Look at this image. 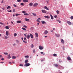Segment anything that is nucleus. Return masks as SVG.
Listing matches in <instances>:
<instances>
[{
    "label": "nucleus",
    "instance_id": "obj_44",
    "mask_svg": "<svg viewBox=\"0 0 73 73\" xmlns=\"http://www.w3.org/2000/svg\"><path fill=\"white\" fill-rule=\"evenodd\" d=\"M19 66H23V64H20Z\"/></svg>",
    "mask_w": 73,
    "mask_h": 73
},
{
    "label": "nucleus",
    "instance_id": "obj_55",
    "mask_svg": "<svg viewBox=\"0 0 73 73\" xmlns=\"http://www.w3.org/2000/svg\"><path fill=\"white\" fill-rule=\"evenodd\" d=\"M13 12H15V9H13Z\"/></svg>",
    "mask_w": 73,
    "mask_h": 73
},
{
    "label": "nucleus",
    "instance_id": "obj_29",
    "mask_svg": "<svg viewBox=\"0 0 73 73\" xmlns=\"http://www.w3.org/2000/svg\"><path fill=\"white\" fill-rule=\"evenodd\" d=\"M34 29V28L33 27H32L31 28V31H33V30Z\"/></svg>",
    "mask_w": 73,
    "mask_h": 73
},
{
    "label": "nucleus",
    "instance_id": "obj_31",
    "mask_svg": "<svg viewBox=\"0 0 73 73\" xmlns=\"http://www.w3.org/2000/svg\"><path fill=\"white\" fill-rule=\"evenodd\" d=\"M11 58V56L10 55H8V59H10Z\"/></svg>",
    "mask_w": 73,
    "mask_h": 73
},
{
    "label": "nucleus",
    "instance_id": "obj_41",
    "mask_svg": "<svg viewBox=\"0 0 73 73\" xmlns=\"http://www.w3.org/2000/svg\"><path fill=\"white\" fill-rule=\"evenodd\" d=\"M17 2H21V0H17Z\"/></svg>",
    "mask_w": 73,
    "mask_h": 73
},
{
    "label": "nucleus",
    "instance_id": "obj_54",
    "mask_svg": "<svg viewBox=\"0 0 73 73\" xmlns=\"http://www.w3.org/2000/svg\"><path fill=\"white\" fill-rule=\"evenodd\" d=\"M23 39H24V40H26V38L25 37H24Z\"/></svg>",
    "mask_w": 73,
    "mask_h": 73
},
{
    "label": "nucleus",
    "instance_id": "obj_27",
    "mask_svg": "<svg viewBox=\"0 0 73 73\" xmlns=\"http://www.w3.org/2000/svg\"><path fill=\"white\" fill-rule=\"evenodd\" d=\"M3 54L5 55H8V53L7 52H4Z\"/></svg>",
    "mask_w": 73,
    "mask_h": 73
},
{
    "label": "nucleus",
    "instance_id": "obj_53",
    "mask_svg": "<svg viewBox=\"0 0 73 73\" xmlns=\"http://www.w3.org/2000/svg\"><path fill=\"white\" fill-rule=\"evenodd\" d=\"M23 42H24V43H27V42H26L25 40H23Z\"/></svg>",
    "mask_w": 73,
    "mask_h": 73
},
{
    "label": "nucleus",
    "instance_id": "obj_39",
    "mask_svg": "<svg viewBox=\"0 0 73 73\" xmlns=\"http://www.w3.org/2000/svg\"><path fill=\"white\" fill-rule=\"evenodd\" d=\"M5 39H7L8 38V37L7 36H5Z\"/></svg>",
    "mask_w": 73,
    "mask_h": 73
},
{
    "label": "nucleus",
    "instance_id": "obj_28",
    "mask_svg": "<svg viewBox=\"0 0 73 73\" xmlns=\"http://www.w3.org/2000/svg\"><path fill=\"white\" fill-rule=\"evenodd\" d=\"M5 28L7 29H9V27H8V26H6L5 27Z\"/></svg>",
    "mask_w": 73,
    "mask_h": 73
},
{
    "label": "nucleus",
    "instance_id": "obj_38",
    "mask_svg": "<svg viewBox=\"0 0 73 73\" xmlns=\"http://www.w3.org/2000/svg\"><path fill=\"white\" fill-rule=\"evenodd\" d=\"M53 56L54 57H56L57 56V54H53Z\"/></svg>",
    "mask_w": 73,
    "mask_h": 73
},
{
    "label": "nucleus",
    "instance_id": "obj_7",
    "mask_svg": "<svg viewBox=\"0 0 73 73\" xmlns=\"http://www.w3.org/2000/svg\"><path fill=\"white\" fill-rule=\"evenodd\" d=\"M30 36L31 38L33 39V34H30Z\"/></svg>",
    "mask_w": 73,
    "mask_h": 73
},
{
    "label": "nucleus",
    "instance_id": "obj_8",
    "mask_svg": "<svg viewBox=\"0 0 73 73\" xmlns=\"http://www.w3.org/2000/svg\"><path fill=\"white\" fill-rule=\"evenodd\" d=\"M67 59L69 61H70L71 60V58L70 56H68V58H67Z\"/></svg>",
    "mask_w": 73,
    "mask_h": 73
},
{
    "label": "nucleus",
    "instance_id": "obj_6",
    "mask_svg": "<svg viewBox=\"0 0 73 73\" xmlns=\"http://www.w3.org/2000/svg\"><path fill=\"white\" fill-rule=\"evenodd\" d=\"M67 23H68V25H72V23L70 21H67Z\"/></svg>",
    "mask_w": 73,
    "mask_h": 73
},
{
    "label": "nucleus",
    "instance_id": "obj_18",
    "mask_svg": "<svg viewBox=\"0 0 73 73\" xmlns=\"http://www.w3.org/2000/svg\"><path fill=\"white\" fill-rule=\"evenodd\" d=\"M25 20L26 21H29V20L27 18H25Z\"/></svg>",
    "mask_w": 73,
    "mask_h": 73
},
{
    "label": "nucleus",
    "instance_id": "obj_36",
    "mask_svg": "<svg viewBox=\"0 0 73 73\" xmlns=\"http://www.w3.org/2000/svg\"><path fill=\"white\" fill-rule=\"evenodd\" d=\"M22 12L23 13H26V12L25 11H22Z\"/></svg>",
    "mask_w": 73,
    "mask_h": 73
},
{
    "label": "nucleus",
    "instance_id": "obj_46",
    "mask_svg": "<svg viewBox=\"0 0 73 73\" xmlns=\"http://www.w3.org/2000/svg\"><path fill=\"white\" fill-rule=\"evenodd\" d=\"M22 29L24 31H26V29L25 28H22Z\"/></svg>",
    "mask_w": 73,
    "mask_h": 73
},
{
    "label": "nucleus",
    "instance_id": "obj_35",
    "mask_svg": "<svg viewBox=\"0 0 73 73\" xmlns=\"http://www.w3.org/2000/svg\"><path fill=\"white\" fill-rule=\"evenodd\" d=\"M54 66H55V67H58V64H54Z\"/></svg>",
    "mask_w": 73,
    "mask_h": 73
},
{
    "label": "nucleus",
    "instance_id": "obj_19",
    "mask_svg": "<svg viewBox=\"0 0 73 73\" xmlns=\"http://www.w3.org/2000/svg\"><path fill=\"white\" fill-rule=\"evenodd\" d=\"M23 2H28V0H23Z\"/></svg>",
    "mask_w": 73,
    "mask_h": 73
},
{
    "label": "nucleus",
    "instance_id": "obj_2",
    "mask_svg": "<svg viewBox=\"0 0 73 73\" xmlns=\"http://www.w3.org/2000/svg\"><path fill=\"white\" fill-rule=\"evenodd\" d=\"M31 64L29 63H27L24 65L25 66L28 67Z\"/></svg>",
    "mask_w": 73,
    "mask_h": 73
},
{
    "label": "nucleus",
    "instance_id": "obj_61",
    "mask_svg": "<svg viewBox=\"0 0 73 73\" xmlns=\"http://www.w3.org/2000/svg\"><path fill=\"white\" fill-rule=\"evenodd\" d=\"M16 45V44L15 43H14V44H13V45L14 46H15Z\"/></svg>",
    "mask_w": 73,
    "mask_h": 73
},
{
    "label": "nucleus",
    "instance_id": "obj_15",
    "mask_svg": "<svg viewBox=\"0 0 73 73\" xmlns=\"http://www.w3.org/2000/svg\"><path fill=\"white\" fill-rule=\"evenodd\" d=\"M35 35L36 36V37H38V34L37 33H35Z\"/></svg>",
    "mask_w": 73,
    "mask_h": 73
},
{
    "label": "nucleus",
    "instance_id": "obj_52",
    "mask_svg": "<svg viewBox=\"0 0 73 73\" xmlns=\"http://www.w3.org/2000/svg\"><path fill=\"white\" fill-rule=\"evenodd\" d=\"M16 42H17V43H18V42H19V41L18 40H16Z\"/></svg>",
    "mask_w": 73,
    "mask_h": 73
},
{
    "label": "nucleus",
    "instance_id": "obj_51",
    "mask_svg": "<svg viewBox=\"0 0 73 73\" xmlns=\"http://www.w3.org/2000/svg\"><path fill=\"white\" fill-rule=\"evenodd\" d=\"M57 21H58V23H61L60 21H59L58 20H57Z\"/></svg>",
    "mask_w": 73,
    "mask_h": 73
},
{
    "label": "nucleus",
    "instance_id": "obj_5",
    "mask_svg": "<svg viewBox=\"0 0 73 73\" xmlns=\"http://www.w3.org/2000/svg\"><path fill=\"white\" fill-rule=\"evenodd\" d=\"M6 35L7 36H8L9 35V32H8V31H6Z\"/></svg>",
    "mask_w": 73,
    "mask_h": 73
},
{
    "label": "nucleus",
    "instance_id": "obj_10",
    "mask_svg": "<svg viewBox=\"0 0 73 73\" xmlns=\"http://www.w3.org/2000/svg\"><path fill=\"white\" fill-rule=\"evenodd\" d=\"M41 20V19L40 18H38V19L37 20V22H38V23H40V21Z\"/></svg>",
    "mask_w": 73,
    "mask_h": 73
},
{
    "label": "nucleus",
    "instance_id": "obj_9",
    "mask_svg": "<svg viewBox=\"0 0 73 73\" xmlns=\"http://www.w3.org/2000/svg\"><path fill=\"white\" fill-rule=\"evenodd\" d=\"M61 42L62 43V44H64V40L62 39H61Z\"/></svg>",
    "mask_w": 73,
    "mask_h": 73
},
{
    "label": "nucleus",
    "instance_id": "obj_24",
    "mask_svg": "<svg viewBox=\"0 0 73 73\" xmlns=\"http://www.w3.org/2000/svg\"><path fill=\"white\" fill-rule=\"evenodd\" d=\"M51 19L52 20L53 19V17L52 16V15H50Z\"/></svg>",
    "mask_w": 73,
    "mask_h": 73
},
{
    "label": "nucleus",
    "instance_id": "obj_13",
    "mask_svg": "<svg viewBox=\"0 0 73 73\" xmlns=\"http://www.w3.org/2000/svg\"><path fill=\"white\" fill-rule=\"evenodd\" d=\"M41 23H42V24H46V22H45L44 21H42Z\"/></svg>",
    "mask_w": 73,
    "mask_h": 73
},
{
    "label": "nucleus",
    "instance_id": "obj_33",
    "mask_svg": "<svg viewBox=\"0 0 73 73\" xmlns=\"http://www.w3.org/2000/svg\"><path fill=\"white\" fill-rule=\"evenodd\" d=\"M29 56L27 55V56H25V58H29Z\"/></svg>",
    "mask_w": 73,
    "mask_h": 73
},
{
    "label": "nucleus",
    "instance_id": "obj_4",
    "mask_svg": "<svg viewBox=\"0 0 73 73\" xmlns=\"http://www.w3.org/2000/svg\"><path fill=\"white\" fill-rule=\"evenodd\" d=\"M38 5V4L36 3H35L34 5H33V7H37V6Z\"/></svg>",
    "mask_w": 73,
    "mask_h": 73
},
{
    "label": "nucleus",
    "instance_id": "obj_21",
    "mask_svg": "<svg viewBox=\"0 0 73 73\" xmlns=\"http://www.w3.org/2000/svg\"><path fill=\"white\" fill-rule=\"evenodd\" d=\"M32 14L33 15V16H36V14L34 13H32Z\"/></svg>",
    "mask_w": 73,
    "mask_h": 73
},
{
    "label": "nucleus",
    "instance_id": "obj_22",
    "mask_svg": "<svg viewBox=\"0 0 73 73\" xmlns=\"http://www.w3.org/2000/svg\"><path fill=\"white\" fill-rule=\"evenodd\" d=\"M27 39H29L30 37V36L29 35H28L27 36Z\"/></svg>",
    "mask_w": 73,
    "mask_h": 73
},
{
    "label": "nucleus",
    "instance_id": "obj_37",
    "mask_svg": "<svg viewBox=\"0 0 73 73\" xmlns=\"http://www.w3.org/2000/svg\"><path fill=\"white\" fill-rule=\"evenodd\" d=\"M10 8H11V7L8 6V7H7V9H10Z\"/></svg>",
    "mask_w": 73,
    "mask_h": 73
},
{
    "label": "nucleus",
    "instance_id": "obj_62",
    "mask_svg": "<svg viewBox=\"0 0 73 73\" xmlns=\"http://www.w3.org/2000/svg\"><path fill=\"white\" fill-rule=\"evenodd\" d=\"M3 0L2 1V2H1V3H3Z\"/></svg>",
    "mask_w": 73,
    "mask_h": 73
},
{
    "label": "nucleus",
    "instance_id": "obj_16",
    "mask_svg": "<svg viewBox=\"0 0 73 73\" xmlns=\"http://www.w3.org/2000/svg\"><path fill=\"white\" fill-rule=\"evenodd\" d=\"M44 9H46L47 10H49L48 8L47 7H46V6H45Z\"/></svg>",
    "mask_w": 73,
    "mask_h": 73
},
{
    "label": "nucleus",
    "instance_id": "obj_14",
    "mask_svg": "<svg viewBox=\"0 0 73 73\" xmlns=\"http://www.w3.org/2000/svg\"><path fill=\"white\" fill-rule=\"evenodd\" d=\"M55 36H56L57 37H59L60 36V35L57 34H55Z\"/></svg>",
    "mask_w": 73,
    "mask_h": 73
},
{
    "label": "nucleus",
    "instance_id": "obj_60",
    "mask_svg": "<svg viewBox=\"0 0 73 73\" xmlns=\"http://www.w3.org/2000/svg\"><path fill=\"white\" fill-rule=\"evenodd\" d=\"M0 24L3 25V23H2L1 22V23H0Z\"/></svg>",
    "mask_w": 73,
    "mask_h": 73
},
{
    "label": "nucleus",
    "instance_id": "obj_63",
    "mask_svg": "<svg viewBox=\"0 0 73 73\" xmlns=\"http://www.w3.org/2000/svg\"><path fill=\"white\" fill-rule=\"evenodd\" d=\"M2 55H0V58H2Z\"/></svg>",
    "mask_w": 73,
    "mask_h": 73
},
{
    "label": "nucleus",
    "instance_id": "obj_64",
    "mask_svg": "<svg viewBox=\"0 0 73 73\" xmlns=\"http://www.w3.org/2000/svg\"><path fill=\"white\" fill-rule=\"evenodd\" d=\"M21 39H22V40H23V39H24L23 38H22Z\"/></svg>",
    "mask_w": 73,
    "mask_h": 73
},
{
    "label": "nucleus",
    "instance_id": "obj_48",
    "mask_svg": "<svg viewBox=\"0 0 73 73\" xmlns=\"http://www.w3.org/2000/svg\"><path fill=\"white\" fill-rule=\"evenodd\" d=\"M23 27H24V28H27V27L25 25H23Z\"/></svg>",
    "mask_w": 73,
    "mask_h": 73
},
{
    "label": "nucleus",
    "instance_id": "obj_47",
    "mask_svg": "<svg viewBox=\"0 0 73 73\" xmlns=\"http://www.w3.org/2000/svg\"><path fill=\"white\" fill-rule=\"evenodd\" d=\"M13 6H14V7H17L16 5H15V4H14L13 5Z\"/></svg>",
    "mask_w": 73,
    "mask_h": 73
},
{
    "label": "nucleus",
    "instance_id": "obj_58",
    "mask_svg": "<svg viewBox=\"0 0 73 73\" xmlns=\"http://www.w3.org/2000/svg\"><path fill=\"white\" fill-rule=\"evenodd\" d=\"M62 49H64V50L65 49H64V46H63V47H62Z\"/></svg>",
    "mask_w": 73,
    "mask_h": 73
},
{
    "label": "nucleus",
    "instance_id": "obj_17",
    "mask_svg": "<svg viewBox=\"0 0 73 73\" xmlns=\"http://www.w3.org/2000/svg\"><path fill=\"white\" fill-rule=\"evenodd\" d=\"M16 56H12V59H16Z\"/></svg>",
    "mask_w": 73,
    "mask_h": 73
},
{
    "label": "nucleus",
    "instance_id": "obj_30",
    "mask_svg": "<svg viewBox=\"0 0 73 73\" xmlns=\"http://www.w3.org/2000/svg\"><path fill=\"white\" fill-rule=\"evenodd\" d=\"M24 15H29V14L28 13H24Z\"/></svg>",
    "mask_w": 73,
    "mask_h": 73
},
{
    "label": "nucleus",
    "instance_id": "obj_20",
    "mask_svg": "<svg viewBox=\"0 0 73 73\" xmlns=\"http://www.w3.org/2000/svg\"><path fill=\"white\" fill-rule=\"evenodd\" d=\"M44 17L46 19H48L50 18V17H49L48 16H44Z\"/></svg>",
    "mask_w": 73,
    "mask_h": 73
},
{
    "label": "nucleus",
    "instance_id": "obj_32",
    "mask_svg": "<svg viewBox=\"0 0 73 73\" xmlns=\"http://www.w3.org/2000/svg\"><path fill=\"white\" fill-rule=\"evenodd\" d=\"M40 53L41 54H43V55H45V53H44V52H40Z\"/></svg>",
    "mask_w": 73,
    "mask_h": 73
},
{
    "label": "nucleus",
    "instance_id": "obj_40",
    "mask_svg": "<svg viewBox=\"0 0 73 73\" xmlns=\"http://www.w3.org/2000/svg\"><path fill=\"white\" fill-rule=\"evenodd\" d=\"M56 12H57V13L58 14H59L60 12L59 11L57 10V11H56Z\"/></svg>",
    "mask_w": 73,
    "mask_h": 73
},
{
    "label": "nucleus",
    "instance_id": "obj_50",
    "mask_svg": "<svg viewBox=\"0 0 73 73\" xmlns=\"http://www.w3.org/2000/svg\"><path fill=\"white\" fill-rule=\"evenodd\" d=\"M57 17V15H55L54 16V18H56V17Z\"/></svg>",
    "mask_w": 73,
    "mask_h": 73
},
{
    "label": "nucleus",
    "instance_id": "obj_34",
    "mask_svg": "<svg viewBox=\"0 0 73 73\" xmlns=\"http://www.w3.org/2000/svg\"><path fill=\"white\" fill-rule=\"evenodd\" d=\"M17 36V34L16 33H15L14 34V37H16V36Z\"/></svg>",
    "mask_w": 73,
    "mask_h": 73
},
{
    "label": "nucleus",
    "instance_id": "obj_59",
    "mask_svg": "<svg viewBox=\"0 0 73 73\" xmlns=\"http://www.w3.org/2000/svg\"><path fill=\"white\" fill-rule=\"evenodd\" d=\"M11 23L12 24H13V22H12V21H11Z\"/></svg>",
    "mask_w": 73,
    "mask_h": 73
},
{
    "label": "nucleus",
    "instance_id": "obj_57",
    "mask_svg": "<svg viewBox=\"0 0 73 73\" xmlns=\"http://www.w3.org/2000/svg\"><path fill=\"white\" fill-rule=\"evenodd\" d=\"M4 60V58H2V59H1V60Z\"/></svg>",
    "mask_w": 73,
    "mask_h": 73
},
{
    "label": "nucleus",
    "instance_id": "obj_25",
    "mask_svg": "<svg viewBox=\"0 0 73 73\" xmlns=\"http://www.w3.org/2000/svg\"><path fill=\"white\" fill-rule=\"evenodd\" d=\"M28 62V60H25V64H27V62Z\"/></svg>",
    "mask_w": 73,
    "mask_h": 73
},
{
    "label": "nucleus",
    "instance_id": "obj_42",
    "mask_svg": "<svg viewBox=\"0 0 73 73\" xmlns=\"http://www.w3.org/2000/svg\"><path fill=\"white\" fill-rule=\"evenodd\" d=\"M20 14H18L17 13L16 14V15H15V16H18L19 15H20Z\"/></svg>",
    "mask_w": 73,
    "mask_h": 73
},
{
    "label": "nucleus",
    "instance_id": "obj_11",
    "mask_svg": "<svg viewBox=\"0 0 73 73\" xmlns=\"http://www.w3.org/2000/svg\"><path fill=\"white\" fill-rule=\"evenodd\" d=\"M33 5V3H29V6L30 7L32 6Z\"/></svg>",
    "mask_w": 73,
    "mask_h": 73
},
{
    "label": "nucleus",
    "instance_id": "obj_56",
    "mask_svg": "<svg viewBox=\"0 0 73 73\" xmlns=\"http://www.w3.org/2000/svg\"><path fill=\"white\" fill-rule=\"evenodd\" d=\"M12 11L11 10H10V11H8V12H11Z\"/></svg>",
    "mask_w": 73,
    "mask_h": 73
},
{
    "label": "nucleus",
    "instance_id": "obj_49",
    "mask_svg": "<svg viewBox=\"0 0 73 73\" xmlns=\"http://www.w3.org/2000/svg\"><path fill=\"white\" fill-rule=\"evenodd\" d=\"M35 49L33 50V52L35 53Z\"/></svg>",
    "mask_w": 73,
    "mask_h": 73
},
{
    "label": "nucleus",
    "instance_id": "obj_26",
    "mask_svg": "<svg viewBox=\"0 0 73 73\" xmlns=\"http://www.w3.org/2000/svg\"><path fill=\"white\" fill-rule=\"evenodd\" d=\"M34 47V45L33 44H31V48H33Z\"/></svg>",
    "mask_w": 73,
    "mask_h": 73
},
{
    "label": "nucleus",
    "instance_id": "obj_45",
    "mask_svg": "<svg viewBox=\"0 0 73 73\" xmlns=\"http://www.w3.org/2000/svg\"><path fill=\"white\" fill-rule=\"evenodd\" d=\"M70 18H71V19H72V20L73 19V16H72Z\"/></svg>",
    "mask_w": 73,
    "mask_h": 73
},
{
    "label": "nucleus",
    "instance_id": "obj_43",
    "mask_svg": "<svg viewBox=\"0 0 73 73\" xmlns=\"http://www.w3.org/2000/svg\"><path fill=\"white\" fill-rule=\"evenodd\" d=\"M24 5V4H23V3H22L20 4V5H21V6H23V5Z\"/></svg>",
    "mask_w": 73,
    "mask_h": 73
},
{
    "label": "nucleus",
    "instance_id": "obj_23",
    "mask_svg": "<svg viewBox=\"0 0 73 73\" xmlns=\"http://www.w3.org/2000/svg\"><path fill=\"white\" fill-rule=\"evenodd\" d=\"M21 23V22L20 21H17V23Z\"/></svg>",
    "mask_w": 73,
    "mask_h": 73
},
{
    "label": "nucleus",
    "instance_id": "obj_3",
    "mask_svg": "<svg viewBox=\"0 0 73 73\" xmlns=\"http://www.w3.org/2000/svg\"><path fill=\"white\" fill-rule=\"evenodd\" d=\"M41 11H42V12L43 13H44V14L46 13V10H42Z\"/></svg>",
    "mask_w": 73,
    "mask_h": 73
},
{
    "label": "nucleus",
    "instance_id": "obj_1",
    "mask_svg": "<svg viewBox=\"0 0 73 73\" xmlns=\"http://www.w3.org/2000/svg\"><path fill=\"white\" fill-rule=\"evenodd\" d=\"M38 48H39V49H40V50H42L44 49V48H43V47H42L41 45H40L39 46H38Z\"/></svg>",
    "mask_w": 73,
    "mask_h": 73
},
{
    "label": "nucleus",
    "instance_id": "obj_12",
    "mask_svg": "<svg viewBox=\"0 0 73 73\" xmlns=\"http://www.w3.org/2000/svg\"><path fill=\"white\" fill-rule=\"evenodd\" d=\"M48 33V31H47V30H45V31L44 32V34H46Z\"/></svg>",
    "mask_w": 73,
    "mask_h": 73
}]
</instances>
